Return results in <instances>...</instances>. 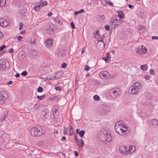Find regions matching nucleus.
I'll list each match as a JSON object with an SVG mask.
<instances>
[{"label": "nucleus", "mask_w": 158, "mask_h": 158, "mask_svg": "<svg viewBox=\"0 0 158 158\" xmlns=\"http://www.w3.org/2000/svg\"><path fill=\"white\" fill-rule=\"evenodd\" d=\"M115 129L117 133L121 136H126L129 133L128 127L121 121L116 122L115 124Z\"/></svg>", "instance_id": "f257e3e1"}, {"label": "nucleus", "mask_w": 158, "mask_h": 158, "mask_svg": "<svg viewBox=\"0 0 158 158\" xmlns=\"http://www.w3.org/2000/svg\"><path fill=\"white\" fill-rule=\"evenodd\" d=\"M98 137L102 140H105L107 142H110L112 140L110 132L106 130L100 131L99 132Z\"/></svg>", "instance_id": "f03ea898"}, {"label": "nucleus", "mask_w": 158, "mask_h": 158, "mask_svg": "<svg viewBox=\"0 0 158 158\" xmlns=\"http://www.w3.org/2000/svg\"><path fill=\"white\" fill-rule=\"evenodd\" d=\"M40 130L36 127H33L30 130L31 135L33 136L39 137L42 136L46 132L43 127H40Z\"/></svg>", "instance_id": "7ed1b4c3"}, {"label": "nucleus", "mask_w": 158, "mask_h": 158, "mask_svg": "<svg viewBox=\"0 0 158 158\" xmlns=\"http://www.w3.org/2000/svg\"><path fill=\"white\" fill-rule=\"evenodd\" d=\"M142 85L139 82H136L130 86L129 89V93L131 94H136L141 89Z\"/></svg>", "instance_id": "20e7f679"}, {"label": "nucleus", "mask_w": 158, "mask_h": 158, "mask_svg": "<svg viewBox=\"0 0 158 158\" xmlns=\"http://www.w3.org/2000/svg\"><path fill=\"white\" fill-rule=\"evenodd\" d=\"M121 91L118 88H114L110 89L109 91L110 95L113 98H115L121 93Z\"/></svg>", "instance_id": "39448f33"}, {"label": "nucleus", "mask_w": 158, "mask_h": 158, "mask_svg": "<svg viewBox=\"0 0 158 158\" xmlns=\"http://www.w3.org/2000/svg\"><path fill=\"white\" fill-rule=\"evenodd\" d=\"M110 24L112 28H115L118 26V22L117 16H113L112 17L110 21Z\"/></svg>", "instance_id": "423d86ee"}, {"label": "nucleus", "mask_w": 158, "mask_h": 158, "mask_svg": "<svg viewBox=\"0 0 158 158\" xmlns=\"http://www.w3.org/2000/svg\"><path fill=\"white\" fill-rule=\"evenodd\" d=\"M110 110V107L106 105H103L100 106L98 109L99 112L100 114L102 115L107 114Z\"/></svg>", "instance_id": "0eeeda50"}, {"label": "nucleus", "mask_w": 158, "mask_h": 158, "mask_svg": "<svg viewBox=\"0 0 158 158\" xmlns=\"http://www.w3.org/2000/svg\"><path fill=\"white\" fill-rule=\"evenodd\" d=\"M98 39L97 40V43L96 45L97 48L100 50L103 49L105 47V44L103 42V40L102 38H98L97 36L95 37Z\"/></svg>", "instance_id": "6e6552de"}, {"label": "nucleus", "mask_w": 158, "mask_h": 158, "mask_svg": "<svg viewBox=\"0 0 158 158\" xmlns=\"http://www.w3.org/2000/svg\"><path fill=\"white\" fill-rule=\"evenodd\" d=\"M7 98L6 93L4 91L1 92L0 93V105H2L4 103Z\"/></svg>", "instance_id": "1a4fd4ad"}, {"label": "nucleus", "mask_w": 158, "mask_h": 158, "mask_svg": "<svg viewBox=\"0 0 158 158\" xmlns=\"http://www.w3.org/2000/svg\"><path fill=\"white\" fill-rule=\"evenodd\" d=\"M147 49L145 47L142 46L136 49V52L140 54H143L147 52Z\"/></svg>", "instance_id": "9d476101"}, {"label": "nucleus", "mask_w": 158, "mask_h": 158, "mask_svg": "<svg viewBox=\"0 0 158 158\" xmlns=\"http://www.w3.org/2000/svg\"><path fill=\"white\" fill-rule=\"evenodd\" d=\"M129 151V147L127 146H121L119 148V152L123 155L124 154H128V152Z\"/></svg>", "instance_id": "9b49d317"}, {"label": "nucleus", "mask_w": 158, "mask_h": 158, "mask_svg": "<svg viewBox=\"0 0 158 158\" xmlns=\"http://www.w3.org/2000/svg\"><path fill=\"white\" fill-rule=\"evenodd\" d=\"M6 68V62L4 59L0 60V70L2 72L5 71Z\"/></svg>", "instance_id": "f8f14e48"}, {"label": "nucleus", "mask_w": 158, "mask_h": 158, "mask_svg": "<svg viewBox=\"0 0 158 158\" xmlns=\"http://www.w3.org/2000/svg\"><path fill=\"white\" fill-rule=\"evenodd\" d=\"M53 40L51 38L48 39L45 41V46L48 48L52 47L53 45Z\"/></svg>", "instance_id": "ddd939ff"}, {"label": "nucleus", "mask_w": 158, "mask_h": 158, "mask_svg": "<svg viewBox=\"0 0 158 158\" xmlns=\"http://www.w3.org/2000/svg\"><path fill=\"white\" fill-rule=\"evenodd\" d=\"M109 72L107 71H103L99 73L100 77L102 79L106 78L109 75Z\"/></svg>", "instance_id": "4468645a"}, {"label": "nucleus", "mask_w": 158, "mask_h": 158, "mask_svg": "<svg viewBox=\"0 0 158 158\" xmlns=\"http://www.w3.org/2000/svg\"><path fill=\"white\" fill-rule=\"evenodd\" d=\"M8 25L6 20L3 18H0V26L2 27H6Z\"/></svg>", "instance_id": "2eb2a0df"}, {"label": "nucleus", "mask_w": 158, "mask_h": 158, "mask_svg": "<svg viewBox=\"0 0 158 158\" xmlns=\"http://www.w3.org/2000/svg\"><path fill=\"white\" fill-rule=\"evenodd\" d=\"M145 97L146 99V102H144L143 101L142 103L143 104H145L147 105L148 103H150V100L151 99L152 97L151 94L148 93L146 94Z\"/></svg>", "instance_id": "dca6fc26"}, {"label": "nucleus", "mask_w": 158, "mask_h": 158, "mask_svg": "<svg viewBox=\"0 0 158 158\" xmlns=\"http://www.w3.org/2000/svg\"><path fill=\"white\" fill-rule=\"evenodd\" d=\"M150 123L154 127H158V120L154 119H151L150 121Z\"/></svg>", "instance_id": "f3484780"}, {"label": "nucleus", "mask_w": 158, "mask_h": 158, "mask_svg": "<svg viewBox=\"0 0 158 158\" xmlns=\"http://www.w3.org/2000/svg\"><path fill=\"white\" fill-rule=\"evenodd\" d=\"M78 147L81 148L84 145V140L82 139L79 140L77 141V143H76Z\"/></svg>", "instance_id": "a211bd4d"}, {"label": "nucleus", "mask_w": 158, "mask_h": 158, "mask_svg": "<svg viewBox=\"0 0 158 158\" xmlns=\"http://www.w3.org/2000/svg\"><path fill=\"white\" fill-rule=\"evenodd\" d=\"M56 79V76L54 74H49L46 77V79L48 80H54Z\"/></svg>", "instance_id": "6ab92c4d"}, {"label": "nucleus", "mask_w": 158, "mask_h": 158, "mask_svg": "<svg viewBox=\"0 0 158 158\" xmlns=\"http://www.w3.org/2000/svg\"><path fill=\"white\" fill-rule=\"evenodd\" d=\"M102 59L105 61L106 62L108 63L109 62L111 59V56L110 53H106V56L103 57Z\"/></svg>", "instance_id": "aec40b11"}, {"label": "nucleus", "mask_w": 158, "mask_h": 158, "mask_svg": "<svg viewBox=\"0 0 158 158\" xmlns=\"http://www.w3.org/2000/svg\"><path fill=\"white\" fill-rule=\"evenodd\" d=\"M128 147L129 148V151H128V152L129 153V154H130L132 153H133L136 150L135 147L133 145H131Z\"/></svg>", "instance_id": "412c9836"}, {"label": "nucleus", "mask_w": 158, "mask_h": 158, "mask_svg": "<svg viewBox=\"0 0 158 158\" xmlns=\"http://www.w3.org/2000/svg\"><path fill=\"white\" fill-rule=\"evenodd\" d=\"M118 13V17L120 19H123L124 18V13L122 11H117Z\"/></svg>", "instance_id": "4be33fe9"}, {"label": "nucleus", "mask_w": 158, "mask_h": 158, "mask_svg": "<svg viewBox=\"0 0 158 158\" xmlns=\"http://www.w3.org/2000/svg\"><path fill=\"white\" fill-rule=\"evenodd\" d=\"M48 112V110L47 109H44L41 111L42 114L44 116L45 118L48 117L47 113Z\"/></svg>", "instance_id": "5701e85b"}, {"label": "nucleus", "mask_w": 158, "mask_h": 158, "mask_svg": "<svg viewBox=\"0 0 158 158\" xmlns=\"http://www.w3.org/2000/svg\"><path fill=\"white\" fill-rule=\"evenodd\" d=\"M54 29L52 28H51L50 27L47 29L46 30V32L49 35H51L52 34V32H53Z\"/></svg>", "instance_id": "b1692460"}, {"label": "nucleus", "mask_w": 158, "mask_h": 158, "mask_svg": "<svg viewBox=\"0 0 158 158\" xmlns=\"http://www.w3.org/2000/svg\"><path fill=\"white\" fill-rule=\"evenodd\" d=\"M58 107L56 106H54L52 107V110L54 114L56 115L58 111Z\"/></svg>", "instance_id": "393cba45"}, {"label": "nucleus", "mask_w": 158, "mask_h": 158, "mask_svg": "<svg viewBox=\"0 0 158 158\" xmlns=\"http://www.w3.org/2000/svg\"><path fill=\"white\" fill-rule=\"evenodd\" d=\"M140 69L143 71H145L148 69L147 64H144L140 66Z\"/></svg>", "instance_id": "a878e982"}, {"label": "nucleus", "mask_w": 158, "mask_h": 158, "mask_svg": "<svg viewBox=\"0 0 158 158\" xmlns=\"http://www.w3.org/2000/svg\"><path fill=\"white\" fill-rule=\"evenodd\" d=\"M84 11V9H81L78 11H75L74 12V14L75 15H77L80 13H83Z\"/></svg>", "instance_id": "bb28decb"}, {"label": "nucleus", "mask_w": 158, "mask_h": 158, "mask_svg": "<svg viewBox=\"0 0 158 158\" xmlns=\"http://www.w3.org/2000/svg\"><path fill=\"white\" fill-rule=\"evenodd\" d=\"M48 4V2L46 1H44L39 4V6L42 7L43 6H45Z\"/></svg>", "instance_id": "cd10ccee"}, {"label": "nucleus", "mask_w": 158, "mask_h": 158, "mask_svg": "<svg viewBox=\"0 0 158 158\" xmlns=\"http://www.w3.org/2000/svg\"><path fill=\"white\" fill-rule=\"evenodd\" d=\"M40 7L39 4L34 7V10L36 11H38L40 10Z\"/></svg>", "instance_id": "c85d7f7f"}, {"label": "nucleus", "mask_w": 158, "mask_h": 158, "mask_svg": "<svg viewBox=\"0 0 158 158\" xmlns=\"http://www.w3.org/2000/svg\"><path fill=\"white\" fill-rule=\"evenodd\" d=\"M41 104L40 103H37L35 104L33 106V108L34 109L38 108L40 106Z\"/></svg>", "instance_id": "c756f323"}, {"label": "nucleus", "mask_w": 158, "mask_h": 158, "mask_svg": "<svg viewBox=\"0 0 158 158\" xmlns=\"http://www.w3.org/2000/svg\"><path fill=\"white\" fill-rule=\"evenodd\" d=\"M85 133V131L82 130L80 131L79 132V134L81 137H82L83 136Z\"/></svg>", "instance_id": "7c9ffc66"}, {"label": "nucleus", "mask_w": 158, "mask_h": 158, "mask_svg": "<svg viewBox=\"0 0 158 158\" xmlns=\"http://www.w3.org/2000/svg\"><path fill=\"white\" fill-rule=\"evenodd\" d=\"M6 3V0H0V7L3 6Z\"/></svg>", "instance_id": "2f4dec72"}, {"label": "nucleus", "mask_w": 158, "mask_h": 158, "mask_svg": "<svg viewBox=\"0 0 158 158\" xmlns=\"http://www.w3.org/2000/svg\"><path fill=\"white\" fill-rule=\"evenodd\" d=\"M93 98L95 100L97 101H99L100 99V98L99 97V96L97 95H94V96Z\"/></svg>", "instance_id": "473e14b6"}, {"label": "nucleus", "mask_w": 158, "mask_h": 158, "mask_svg": "<svg viewBox=\"0 0 158 158\" xmlns=\"http://www.w3.org/2000/svg\"><path fill=\"white\" fill-rule=\"evenodd\" d=\"M69 134L70 136H72L73 135V132L72 130V127L71 126L70 127L69 130Z\"/></svg>", "instance_id": "72a5a7b5"}, {"label": "nucleus", "mask_w": 158, "mask_h": 158, "mask_svg": "<svg viewBox=\"0 0 158 158\" xmlns=\"http://www.w3.org/2000/svg\"><path fill=\"white\" fill-rule=\"evenodd\" d=\"M45 96V95H42L41 96H37L36 98L39 99V100H42L43 98H44V97Z\"/></svg>", "instance_id": "f704fd0d"}, {"label": "nucleus", "mask_w": 158, "mask_h": 158, "mask_svg": "<svg viewBox=\"0 0 158 158\" xmlns=\"http://www.w3.org/2000/svg\"><path fill=\"white\" fill-rule=\"evenodd\" d=\"M43 89L41 87H39L37 89V91L39 92H41L43 91Z\"/></svg>", "instance_id": "c9c22d12"}, {"label": "nucleus", "mask_w": 158, "mask_h": 158, "mask_svg": "<svg viewBox=\"0 0 158 158\" xmlns=\"http://www.w3.org/2000/svg\"><path fill=\"white\" fill-rule=\"evenodd\" d=\"M19 30H20L22 28L23 26V24L22 22H20L19 23Z\"/></svg>", "instance_id": "e433bc0d"}, {"label": "nucleus", "mask_w": 158, "mask_h": 158, "mask_svg": "<svg viewBox=\"0 0 158 158\" xmlns=\"http://www.w3.org/2000/svg\"><path fill=\"white\" fill-rule=\"evenodd\" d=\"M27 72L26 71H24L21 73V75L22 76H25L27 75Z\"/></svg>", "instance_id": "4c0bfd02"}, {"label": "nucleus", "mask_w": 158, "mask_h": 158, "mask_svg": "<svg viewBox=\"0 0 158 158\" xmlns=\"http://www.w3.org/2000/svg\"><path fill=\"white\" fill-rule=\"evenodd\" d=\"M67 66V64L65 63H64L61 65V67L63 68H65Z\"/></svg>", "instance_id": "58836bf2"}, {"label": "nucleus", "mask_w": 158, "mask_h": 158, "mask_svg": "<svg viewBox=\"0 0 158 158\" xmlns=\"http://www.w3.org/2000/svg\"><path fill=\"white\" fill-rule=\"evenodd\" d=\"M55 21L56 23H59L60 24H61L62 23V22L60 21V20L59 19H55Z\"/></svg>", "instance_id": "ea45409f"}, {"label": "nucleus", "mask_w": 158, "mask_h": 158, "mask_svg": "<svg viewBox=\"0 0 158 158\" xmlns=\"http://www.w3.org/2000/svg\"><path fill=\"white\" fill-rule=\"evenodd\" d=\"M90 69V68L89 67L88 65H86L85 66V69L86 71H87L89 70Z\"/></svg>", "instance_id": "a19ab883"}, {"label": "nucleus", "mask_w": 158, "mask_h": 158, "mask_svg": "<svg viewBox=\"0 0 158 158\" xmlns=\"http://www.w3.org/2000/svg\"><path fill=\"white\" fill-rule=\"evenodd\" d=\"M74 139L76 143H77V141L79 140L78 139L77 137V136L75 134L74 135Z\"/></svg>", "instance_id": "79ce46f5"}, {"label": "nucleus", "mask_w": 158, "mask_h": 158, "mask_svg": "<svg viewBox=\"0 0 158 158\" xmlns=\"http://www.w3.org/2000/svg\"><path fill=\"white\" fill-rule=\"evenodd\" d=\"M149 73L150 74L153 75L154 74V70L151 69L150 70Z\"/></svg>", "instance_id": "37998d69"}, {"label": "nucleus", "mask_w": 158, "mask_h": 158, "mask_svg": "<svg viewBox=\"0 0 158 158\" xmlns=\"http://www.w3.org/2000/svg\"><path fill=\"white\" fill-rule=\"evenodd\" d=\"M105 29L107 31H108L110 30V27L108 25H106L105 26Z\"/></svg>", "instance_id": "c03bdc74"}, {"label": "nucleus", "mask_w": 158, "mask_h": 158, "mask_svg": "<svg viewBox=\"0 0 158 158\" xmlns=\"http://www.w3.org/2000/svg\"><path fill=\"white\" fill-rule=\"evenodd\" d=\"M55 89L56 90L60 91L61 90V86H57L55 87Z\"/></svg>", "instance_id": "a18cd8bd"}, {"label": "nucleus", "mask_w": 158, "mask_h": 158, "mask_svg": "<svg viewBox=\"0 0 158 158\" xmlns=\"http://www.w3.org/2000/svg\"><path fill=\"white\" fill-rule=\"evenodd\" d=\"M6 47V45H2L1 47H0V51H2Z\"/></svg>", "instance_id": "49530a36"}, {"label": "nucleus", "mask_w": 158, "mask_h": 158, "mask_svg": "<svg viewBox=\"0 0 158 158\" xmlns=\"http://www.w3.org/2000/svg\"><path fill=\"white\" fill-rule=\"evenodd\" d=\"M23 38V37L21 36H19L18 37V40L19 42H20L21 39Z\"/></svg>", "instance_id": "de8ad7c7"}, {"label": "nucleus", "mask_w": 158, "mask_h": 158, "mask_svg": "<svg viewBox=\"0 0 158 158\" xmlns=\"http://www.w3.org/2000/svg\"><path fill=\"white\" fill-rule=\"evenodd\" d=\"M7 114V113L6 112V113H5L4 114V117H2V118H1L2 120H4V119L6 117Z\"/></svg>", "instance_id": "09e8293b"}, {"label": "nucleus", "mask_w": 158, "mask_h": 158, "mask_svg": "<svg viewBox=\"0 0 158 158\" xmlns=\"http://www.w3.org/2000/svg\"><path fill=\"white\" fill-rule=\"evenodd\" d=\"M71 27H72V28H73V29H74L75 28L74 24L73 22H72L71 23Z\"/></svg>", "instance_id": "8fccbe9b"}, {"label": "nucleus", "mask_w": 158, "mask_h": 158, "mask_svg": "<svg viewBox=\"0 0 158 158\" xmlns=\"http://www.w3.org/2000/svg\"><path fill=\"white\" fill-rule=\"evenodd\" d=\"M128 7L129 8L131 9H133L134 7V6L130 4H129L128 5Z\"/></svg>", "instance_id": "3c124183"}, {"label": "nucleus", "mask_w": 158, "mask_h": 158, "mask_svg": "<svg viewBox=\"0 0 158 158\" xmlns=\"http://www.w3.org/2000/svg\"><path fill=\"white\" fill-rule=\"evenodd\" d=\"M152 40H157L158 39V36H152Z\"/></svg>", "instance_id": "603ef678"}, {"label": "nucleus", "mask_w": 158, "mask_h": 158, "mask_svg": "<svg viewBox=\"0 0 158 158\" xmlns=\"http://www.w3.org/2000/svg\"><path fill=\"white\" fill-rule=\"evenodd\" d=\"M33 55H34V56H36L37 55V52L34 51L32 53Z\"/></svg>", "instance_id": "864d4df0"}, {"label": "nucleus", "mask_w": 158, "mask_h": 158, "mask_svg": "<svg viewBox=\"0 0 158 158\" xmlns=\"http://www.w3.org/2000/svg\"><path fill=\"white\" fill-rule=\"evenodd\" d=\"M108 4L110 5V6H113V3L112 2H108Z\"/></svg>", "instance_id": "5fc2aeb1"}, {"label": "nucleus", "mask_w": 158, "mask_h": 158, "mask_svg": "<svg viewBox=\"0 0 158 158\" xmlns=\"http://www.w3.org/2000/svg\"><path fill=\"white\" fill-rule=\"evenodd\" d=\"M52 13L51 12H50L48 14V15L49 17H51L52 16Z\"/></svg>", "instance_id": "6e6d98bb"}, {"label": "nucleus", "mask_w": 158, "mask_h": 158, "mask_svg": "<svg viewBox=\"0 0 158 158\" xmlns=\"http://www.w3.org/2000/svg\"><path fill=\"white\" fill-rule=\"evenodd\" d=\"M13 52V50L12 48H10L9 50V52L10 53H12Z\"/></svg>", "instance_id": "4d7b16f0"}, {"label": "nucleus", "mask_w": 158, "mask_h": 158, "mask_svg": "<svg viewBox=\"0 0 158 158\" xmlns=\"http://www.w3.org/2000/svg\"><path fill=\"white\" fill-rule=\"evenodd\" d=\"M15 76L16 77H19L20 76V74H19V73H16L15 75Z\"/></svg>", "instance_id": "13d9d810"}, {"label": "nucleus", "mask_w": 158, "mask_h": 158, "mask_svg": "<svg viewBox=\"0 0 158 158\" xmlns=\"http://www.w3.org/2000/svg\"><path fill=\"white\" fill-rule=\"evenodd\" d=\"M12 81H10L7 82V84L8 85H10L12 84Z\"/></svg>", "instance_id": "bf43d9fd"}, {"label": "nucleus", "mask_w": 158, "mask_h": 158, "mask_svg": "<svg viewBox=\"0 0 158 158\" xmlns=\"http://www.w3.org/2000/svg\"><path fill=\"white\" fill-rule=\"evenodd\" d=\"M79 129H76V133L78 134H79Z\"/></svg>", "instance_id": "052dcab7"}, {"label": "nucleus", "mask_w": 158, "mask_h": 158, "mask_svg": "<svg viewBox=\"0 0 158 158\" xmlns=\"http://www.w3.org/2000/svg\"><path fill=\"white\" fill-rule=\"evenodd\" d=\"M31 44L32 45H34V44L35 43V41H31Z\"/></svg>", "instance_id": "680f3d73"}, {"label": "nucleus", "mask_w": 158, "mask_h": 158, "mask_svg": "<svg viewBox=\"0 0 158 158\" xmlns=\"http://www.w3.org/2000/svg\"><path fill=\"white\" fill-rule=\"evenodd\" d=\"M74 154H75V155L76 156H77L78 155V153L77 151H75V152Z\"/></svg>", "instance_id": "e2e57ef3"}, {"label": "nucleus", "mask_w": 158, "mask_h": 158, "mask_svg": "<svg viewBox=\"0 0 158 158\" xmlns=\"http://www.w3.org/2000/svg\"><path fill=\"white\" fill-rule=\"evenodd\" d=\"M65 139H66V137L65 136H64L62 137V140L64 141Z\"/></svg>", "instance_id": "0e129e2a"}, {"label": "nucleus", "mask_w": 158, "mask_h": 158, "mask_svg": "<svg viewBox=\"0 0 158 158\" xmlns=\"http://www.w3.org/2000/svg\"><path fill=\"white\" fill-rule=\"evenodd\" d=\"M3 36V34L0 31V38L2 37Z\"/></svg>", "instance_id": "69168bd1"}, {"label": "nucleus", "mask_w": 158, "mask_h": 158, "mask_svg": "<svg viewBox=\"0 0 158 158\" xmlns=\"http://www.w3.org/2000/svg\"><path fill=\"white\" fill-rule=\"evenodd\" d=\"M63 134L64 135H66L67 134V132L65 130H64Z\"/></svg>", "instance_id": "338daca9"}, {"label": "nucleus", "mask_w": 158, "mask_h": 158, "mask_svg": "<svg viewBox=\"0 0 158 158\" xmlns=\"http://www.w3.org/2000/svg\"><path fill=\"white\" fill-rule=\"evenodd\" d=\"M25 33V31L24 30H22L20 32V33L21 34H23Z\"/></svg>", "instance_id": "774afa93"}]
</instances>
